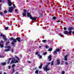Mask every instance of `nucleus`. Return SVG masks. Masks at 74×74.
Instances as JSON below:
<instances>
[{"instance_id":"obj_1","label":"nucleus","mask_w":74,"mask_h":74,"mask_svg":"<svg viewBox=\"0 0 74 74\" xmlns=\"http://www.w3.org/2000/svg\"><path fill=\"white\" fill-rule=\"evenodd\" d=\"M5 48H7V49H5L4 51L5 52H8V51H11V46H7L5 47Z\"/></svg>"},{"instance_id":"obj_2","label":"nucleus","mask_w":74,"mask_h":74,"mask_svg":"<svg viewBox=\"0 0 74 74\" xmlns=\"http://www.w3.org/2000/svg\"><path fill=\"white\" fill-rule=\"evenodd\" d=\"M19 61L18 60H16L15 58H13L12 61L11 62V64H12L13 63H18Z\"/></svg>"},{"instance_id":"obj_3","label":"nucleus","mask_w":74,"mask_h":74,"mask_svg":"<svg viewBox=\"0 0 74 74\" xmlns=\"http://www.w3.org/2000/svg\"><path fill=\"white\" fill-rule=\"evenodd\" d=\"M44 70H45L46 72H47V71L50 70V69L49 68H48V65H46L45 67H44Z\"/></svg>"},{"instance_id":"obj_4","label":"nucleus","mask_w":74,"mask_h":74,"mask_svg":"<svg viewBox=\"0 0 74 74\" xmlns=\"http://www.w3.org/2000/svg\"><path fill=\"white\" fill-rule=\"evenodd\" d=\"M4 42V41H3V40H1V42L0 43V47L1 48H3L4 47V45L3 44V43Z\"/></svg>"},{"instance_id":"obj_5","label":"nucleus","mask_w":74,"mask_h":74,"mask_svg":"<svg viewBox=\"0 0 74 74\" xmlns=\"http://www.w3.org/2000/svg\"><path fill=\"white\" fill-rule=\"evenodd\" d=\"M72 32L71 31H69V32L67 31H66L64 32V33L65 34H71Z\"/></svg>"},{"instance_id":"obj_6","label":"nucleus","mask_w":74,"mask_h":74,"mask_svg":"<svg viewBox=\"0 0 74 74\" xmlns=\"http://www.w3.org/2000/svg\"><path fill=\"white\" fill-rule=\"evenodd\" d=\"M8 1V4L10 7L12 5V2L11 1V0H7Z\"/></svg>"},{"instance_id":"obj_7","label":"nucleus","mask_w":74,"mask_h":74,"mask_svg":"<svg viewBox=\"0 0 74 74\" xmlns=\"http://www.w3.org/2000/svg\"><path fill=\"white\" fill-rule=\"evenodd\" d=\"M13 10H14V8L13 7H11L9 8L8 11L9 12H12L13 11Z\"/></svg>"},{"instance_id":"obj_8","label":"nucleus","mask_w":74,"mask_h":74,"mask_svg":"<svg viewBox=\"0 0 74 74\" xmlns=\"http://www.w3.org/2000/svg\"><path fill=\"white\" fill-rule=\"evenodd\" d=\"M0 36L1 37H3V39H4V40H7V38H6V37L5 35H4L3 34H1L0 35Z\"/></svg>"},{"instance_id":"obj_9","label":"nucleus","mask_w":74,"mask_h":74,"mask_svg":"<svg viewBox=\"0 0 74 74\" xmlns=\"http://www.w3.org/2000/svg\"><path fill=\"white\" fill-rule=\"evenodd\" d=\"M24 12L23 13V16H25L26 15V13H27L28 12V11H27V10H24Z\"/></svg>"},{"instance_id":"obj_10","label":"nucleus","mask_w":74,"mask_h":74,"mask_svg":"<svg viewBox=\"0 0 74 74\" xmlns=\"http://www.w3.org/2000/svg\"><path fill=\"white\" fill-rule=\"evenodd\" d=\"M13 40V41L11 43V44L13 46H14V47H15V46H14V45L15 44V43L16 42V40L15 39H14Z\"/></svg>"},{"instance_id":"obj_11","label":"nucleus","mask_w":74,"mask_h":74,"mask_svg":"<svg viewBox=\"0 0 74 74\" xmlns=\"http://www.w3.org/2000/svg\"><path fill=\"white\" fill-rule=\"evenodd\" d=\"M35 55H38V56L39 57L40 59H41V58H42V56L40 55V54H38V52H36V53Z\"/></svg>"},{"instance_id":"obj_12","label":"nucleus","mask_w":74,"mask_h":74,"mask_svg":"<svg viewBox=\"0 0 74 74\" xmlns=\"http://www.w3.org/2000/svg\"><path fill=\"white\" fill-rule=\"evenodd\" d=\"M30 19H32V21H36L37 19V17H30Z\"/></svg>"},{"instance_id":"obj_13","label":"nucleus","mask_w":74,"mask_h":74,"mask_svg":"<svg viewBox=\"0 0 74 74\" xmlns=\"http://www.w3.org/2000/svg\"><path fill=\"white\" fill-rule=\"evenodd\" d=\"M16 40H17L18 42H21V40H21V38L20 37L17 38L16 39Z\"/></svg>"},{"instance_id":"obj_14","label":"nucleus","mask_w":74,"mask_h":74,"mask_svg":"<svg viewBox=\"0 0 74 74\" xmlns=\"http://www.w3.org/2000/svg\"><path fill=\"white\" fill-rule=\"evenodd\" d=\"M52 57V56L51 55H50L48 57V59L49 60V61H51V60H52V58H51Z\"/></svg>"},{"instance_id":"obj_15","label":"nucleus","mask_w":74,"mask_h":74,"mask_svg":"<svg viewBox=\"0 0 74 74\" xmlns=\"http://www.w3.org/2000/svg\"><path fill=\"white\" fill-rule=\"evenodd\" d=\"M73 29L74 28L71 27H70L68 28V30L69 31H71V30H73Z\"/></svg>"},{"instance_id":"obj_16","label":"nucleus","mask_w":74,"mask_h":74,"mask_svg":"<svg viewBox=\"0 0 74 74\" xmlns=\"http://www.w3.org/2000/svg\"><path fill=\"white\" fill-rule=\"evenodd\" d=\"M27 16L28 17H30V18L31 17H32V15L30 14L29 13H28L27 14Z\"/></svg>"},{"instance_id":"obj_17","label":"nucleus","mask_w":74,"mask_h":74,"mask_svg":"<svg viewBox=\"0 0 74 74\" xmlns=\"http://www.w3.org/2000/svg\"><path fill=\"white\" fill-rule=\"evenodd\" d=\"M60 61H59V60H57V64H60Z\"/></svg>"},{"instance_id":"obj_18","label":"nucleus","mask_w":74,"mask_h":74,"mask_svg":"<svg viewBox=\"0 0 74 74\" xmlns=\"http://www.w3.org/2000/svg\"><path fill=\"white\" fill-rule=\"evenodd\" d=\"M42 64H41L40 65V66H39L38 68L39 69H42Z\"/></svg>"},{"instance_id":"obj_19","label":"nucleus","mask_w":74,"mask_h":74,"mask_svg":"<svg viewBox=\"0 0 74 74\" xmlns=\"http://www.w3.org/2000/svg\"><path fill=\"white\" fill-rule=\"evenodd\" d=\"M65 59H64V60H67V55H66L65 56Z\"/></svg>"},{"instance_id":"obj_20","label":"nucleus","mask_w":74,"mask_h":74,"mask_svg":"<svg viewBox=\"0 0 74 74\" xmlns=\"http://www.w3.org/2000/svg\"><path fill=\"white\" fill-rule=\"evenodd\" d=\"M12 74H14V71H15V69L14 68H12Z\"/></svg>"},{"instance_id":"obj_21","label":"nucleus","mask_w":74,"mask_h":74,"mask_svg":"<svg viewBox=\"0 0 74 74\" xmlns=\"http://www.w3.org/2000/svg\"><path fill=\"white\" fill-rule=\"evenodd\" d=\"M15 58H16L18 60H17L18 61H19V58H18L17 56H15Z\"/></svg>"},{"instance_id":"obj_22","label":"nucleus","mask_w":74,"mask_h":74,"mask_svg":"<svg viewBox=\"0 0 74 74\" xmlns=\"http://www.w3.org/2000/svg\"><path fill=\"white\" fill-rule=\"evenodd\" d=\"M53 62L54 61L53 60L51 62V66H53Z\"/></svg>"},{"instance_id":"obj_23","label":"nucleus","mask_w":74,"mask_h":74,"mask_svg":"<svg viewBox=\"0 0 74 74\" xmlns=\"http://www.w3.org/2000/svg\"><path fill=\"white\" fill-rule=\"evenodd\" d=\"M10 44V42L9 41H8L6 42V45H8V44Z\"/></svg>"},{"instance_id":"obj_24","label":"nucleus","mask_w":74,"mask_h":74,"mask_svg":"<svg viewBox=\"0 0 74 74\" xmlns=\"http://www.w3.org/2000/svg\"><path fill=\"white\" fill-rule=\"evenodd\" d=\"M56 51H57V52H59V51H60V49H57Z\"/></svg>"},{"instance_id":"obj_25","label":"nucleus","mask_w":74,"mask_h":74,"mask_svg":"<svg viewBox=\"0 0 74 74\" xmlns=\"http://www.w3.org/2000/svg\"><path fill=\"white\" fill-rule=\"evenodd\" d=\"M15 64H14L12 66V68H14V67H15Z\"/></svg>"},{"instance_id":"obj_26","label":"nucleus","mask_w":74,"mask_h":74,"mask_svg":"<svg viewBox=\"0 0 74 74\" xmlns=\"http://www.w3.org/2000/svg\"><path fill=\"white\" fill-rule=\"evenodd\" d=\"M2 64L3 66H4V65H5V64H6V63L5 62L2 63Z\"/></svg>"},{"instance_id":"obj_27","label":"nucleus","mask_w":74,"mask_h":74,"mask_svg":"<svg viewBox=\"0 0 74 74\" xmlns=\"http://www.w3.org/2000/svg\"><path fill=\"white\" fill-rule=\"evenodd\" d=\"M9 59V60L8 61V64H9V63H10V60H11V58H10Z\"/></svg>"},{"instance_id":"obj_28","label":"nucleus","mask_w":74,"mask_h":74,"mask_svg":"<svg viewBox=\"0 0 74 74\" xmlns=\"http://www.w3.org/2000/svg\"><path fill=\"white\" fill-rule=\"evenodd\" d=\"M52 50V48L49 49L48 50V51H51Z\"/></svg>"},{"instance_id":"obj_29","label":"nucleus","mask_w":74,"mask_h":74,"mask_svg":"<svg viewBox=\"0 0 74 74\" xmlns=\"http://www.w3.org/2000/svg\"><path fill=\"white\" fill-rule=\"evenodd\" d=\"M35 73L36 74H38V71L37 70L35 72Z\"/></svg>"},{"instance_id":"obj_30","label":"nucleus","mask_w":74,"mask_h":74,"mask_svg":"<svg viewBox=\"0 0 74 74\" xmlns=\"http://www.w3.org/2000/svg\"><path fill=\"white\" fill-rule=\"evenodd\" d=\"M4 14H6V13H7V11L6 10H5L4 11Z\"/></svg>"},{"instance_id":"obj_31","label":"nucleus","mask_w":74,"mask_h":74,"mask_svg":"<svg viewBox=\"0 0 74 74\" xmlns=\"http://www.w3.org/2000/svg\"><path fill=\"white\" fill-rule=\"evenodd\" d=\"M46 41H47L46 40H42V42H46Z\"/></svg>"},{"instance_id":"obj_32","label":"nucleus","mask_w":74,"mask_h":74,"mask_svg":"<svg viewBox=\"0 0 74 74\" xmlns=\"http://www.w3.org/2000/svg\"><path fill=\"white\" fill-rule=\"evenodd\" d=\"M65 64L67 65L69 63H68V62H65Z\"/></svg>"},{"instance_id":"obj_33","label":"nucleus","mask_w":74,"mask_h":74,"mask_svg":"<svg viewBox=\"0 0 74 74\" xmlns=\"http://www.w3.org/2000/svg\"><path fill=\"white\" fill-rule=\"evenodd\" d=\"M8 29V27H6L5 28V30H7Z\"/></svg>"},{"instance_id":"obj_34","label":"nucleus","mask_w":74,"mask_h":74,"mask_svg":"<svg viewBox=\"0 0 74 74\" xmlns=\"http://www.w3.org/2000/svg\"><path fill=\"white\" fill-rule=\"evenodd\" d=\"M47 54V52H45L43 53V55H45Z\"/></svg>"},{"instance_id":"obj_35","label":"nucleus","mask_w":74,"mask_h":74,"mask_svg":"<svg viewBox=\"0 0 74 74\" xmlns=\"http://www.w3.org/2000/svg\"><path fill=\"white\" fill-rule=\"evenodd\" d=\"M53 20H55V19H56V17H54L53 18Z\"/></svg>"},{"instance_id":"obj_36","label":"nucleus","mask_w":74,"mask_h":74,"mask_svg":"<svg viewBox=\"0 0 74 74\" xmlns=\"http://www.w3.org/2000/svg\"><path fill=\"white\" fill-rule=\"evenodd\" d=\"M54 55H55V54H56V53H57V52H56V51H54Z\"/></svg>"},{"instance_id":"obj_37","label":"nucleus","mask_w":74,"mask_h":74,"mask_svg":"<svg viewBox=\"0 0 74 74\" xmlns=\"http://www.w3.org/2000/svg\"><path fill=\"white\" fill-rule=\"evenodd\" d=\"M14 49H11V52L12 53H13L14 52Z\"/></svg>"},{"instance_id":"obj_38","label":"nucleus","mask_w":74,"mask_h":74,"mask_svg":"<svg viewBox=\"0 0 74 74\" xmlns=\"http://www.w3.org/2000/svg\"><path fill=\"white\" fill-rule=\"evenodd\" d=\"M65 72H64V71H62V74H64Z\"/></svg>"},{"instance_id":"obj_39","label":"nucleus","mask_w":74,"mask_h":74,"mask_svg":"<svg viewBox=\"0 0 74 74\" xmlns=\"http://www.w3.org/2000/svg\"><path fill=\"white\" fill-rule=\"evenodd\" d=\"M11 68V66H8V69H10Z\"/></svg>"},{"instance_id":"obj_40","label":"nucleus","mask_w":74,"mask_h":74,"mask_svg":"<svg viewBox=\"0 0 74 74\" xmlns=\"http://www.w3.org/2000/svg\"><path fill=\"white\" fill-rule=\"evenodd\" d=\"M13 6L14 7V8H15V5L14 4L13 5Z\"/></svg>"},{"instance_id":"obj_41","label":"nucleus","mask_w":74,"mask_h":74,"mask_svg":"<svg viewBox=\"0 0 74 74\" xmlns=\"http://www.w3.org/2000/svg\"><path fill=\"white\" fill-rule=\"evenodd\" d=\"M64 30H67V28L66 27H64Z\"/></svg>"},{"instance_id":"obj_42","label":"nucleus","mask_w":74,"mask_h":74,"mask_svg":"<svg viewBox=\"0 0 74 74\" xmlns=\"http://www.w3.org/2000/svg\"><path fill=\"white\" fill-rule=\"evenodd\" d=\"M45 47L46 48H48V46H46Z\"/></svg>"},{"instance_id":"obj_43","label":"nucleus","mask_w":74,"mask_h":74,"mask_svg":"<svg viewBox=\"0 0 74 74\" xmlns=\"http://www.w3.org/2000/svg\"><path fill=\"white\" fill-rule=\"evenodd\" d=\"M3 15V13L2 12H1V15Z\"/></svg>"},{"instance_id":"obj_44","label":"nucleus","mask_w":74,"mask_h":74,"mask_svg":"<svg viewBox=\"0 0 74 74\" xmlns=\"http://www.w3.org/2000/svg\"><path fill=\"white\" fill-rule=\"evenodd\" d=\"M60 36H61V37H62V36H63V35H61V34H59Z\"/></svg>"},{"instance_id":"obj_45","label":"nucleus","mask_w":74,"mask_h":74,"mask_svg":"<svg viewBox=\"0 0 74 74\" xmlns=\"http://www.w3.org/2000/svg\"><path fill=\"white\" fill-rule=\"evenodd\" d=\"M10 40H14V39L13 38H10Z\"/></svg>"},{"instance_id":"obj_46","label":"nucleus","mask_w":74,"mask_h":74,"mask_svg":"<svg viewBox=\"0 0 74 74\" xmlns=\"http://www.w3.org/2000/svg\"><path fill=\"white\" fill-rule=\"evenodd\" d=\"M50 64V62H49L47 63V64H48V65L49 64Z\"/></svg>"},{"instance_id":"obj_47","label":"nucleus","mask_w":74,"mask_h":74,"mask_svg":"<svg viewBox=\"0 0 74 74\" xmlns=\"http://www.w3.org/2000/svg\"><path fill=\"white\" fill-rule=\"evenodd\" d=\"M28 62L29 63H31V62L30 61H28Z\"/></svg>"},{"instance_id":"obj_48","label":"nucleus","mask_w":74,"mask_h":74,"mask_svg":"<svg viewBox=\"0 0 74 74\" xmlns=\"http://www.w3.org/2000/svg\"><path fill=\"white\" fill-rule=\"evenodd\" d=\"M17 10L16 9L15 10V12H17Z\"/></svg>"},{"instance_id":"obj_49","label":"nucleus","mask_w":74,"mask_h":74,"mask_svg":"<svg viewBox=\"0 0 74 74\" xmlns=\"http://www.w3.org/2000/svg\"><path fill=\"white\" fill-rule=\"evenodd\" d=\"M2 1V0H0V3H1Z\"/></svg>"},{"instance_id":"obj_50","label":"nucleus","mask_w":74,"mask_h":74,"mask_svg":"<svg viewBox=\"0 0 74 74\" xmlns=\"http://www.w3.org/2000/svg\"><path fill=\"white\" fill-rule=\"evenodd\" d=\"M57 22H60V21H57Z\"/></svg>"},{"instance_id":"obj_51","label":"nucleus","mask_w":74,"mask_h":74,"mask_svg":"<svg viewBox=\"0 0 74 74\" xmlns=\"http://www.w3.org/2000/svg\"><path fill=\"white\" fill-rule=\"evenodd\" d=\"M18 74V72H16V73H15V74Z\"/></svg>"},{"instance_id":"obj_52","label":"nucleus","mask_w":74,"mask_h":74,"mask_svg":"<svg viewBox=\"0 0 74 74\" xmlns=\"http://www.w3.org/2000/svg\"><path fill=\"white\" fill-rule=\"evenodd\" d=\"M73 34H74V31L72 32Z\"/></svg>"},{"instance_id":"obj_53","label":"nucleus","mask_w":74,"mask_h":74,"mask_svg":"<svg viewBox=\"0 0 74 74\" xmlns=\"http://www.w3.org/2000/svg\"><path fill=\"white\" fill-rule=\"evenodd\" d=\"M4 74H6V73H4Z\"/></svg>"},{"instance_id":"obj_54","label":"nucleus","mask_w":74,"mask_h":74,"mask_svg":"<svg viewBox=\"0 0 74 74\" xmlns=\"http://www.w3.org/2000/svg\"><path fill=\"white\" fill-rule=\"evenodd\" d=\"M41 46H39V48H41Z\"/></svg>"},{"instance_id":"obj_55","label":"nucleus","mask_w":74,"mask_h":74,"mask_svg":"<svg viewBox=\"0 0 74 74\" xmlns=\"http://www.w3.org/2000/svg\"><path fill=\"white\" fill-rule=\"evenodd\" d=\"M0 74H1V72L0 73Z\"/></svg>"},{"instance_id":"obj_56","label":"nucleus","mask_w":74,"mask_h":74,"mask_svg":"<svg viewBox=\"0 0 74 74\" xmlns=\"http://www.w3.org/2000/svg\"><path fill=\"white\" fill-rule=\"evenodd\" d=\"M39 73H40V72H41V71H39Z\"/></svg>"},{"instance_id":"obj_57","label":"nucleus","mask_w":74,"mask_h":74,"mask_svg":"<svg viewBox=\"0 0 74 74\" xmlns=\"http://www.w3.org/2000/svg\"><path fill=\"white\" fill-rule=\"evenodd\" d=\"M1 9V8L0 7V10Z\"/></svg>"}]
</instances>
